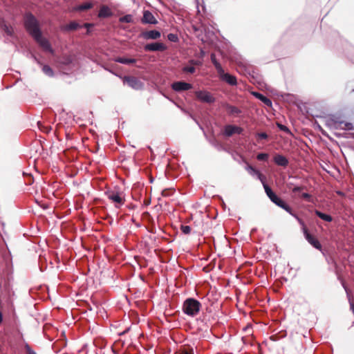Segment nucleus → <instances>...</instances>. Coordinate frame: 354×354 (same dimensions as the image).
<instances>
[{
	"instance_id": "obj_12",
	"label": "nucleus",
	"mask_w": 354,
	"mask_h": 354,
	"mask_svg": "<svg viewBox=\"0 0 354 354\" xmlns=\"http://www.w3.org/2000/svg\"><path fill=\"white\" fill-rule=\"evenodd\" d=\"M304 234L306 239L308 241V242L310 245H312L316 249L321 250L322 245L320 244V243L319 242V241L317 239H315L313 235H311L308 232V230H305Z\"/></svg>"
},
{
	"instance_id": "obj_28",
	"label": "nucleus",
	"mask_w": 354,
	"mask_h": 354,
	"mask_svg": "<svg viewBox=\"0 0 354 354\" xmlns=\"http://www.w3.org/2000/svg\"><path fill=\"white\" fill-rule=\"evenodd\" d=\"M42 71L48 77L53 76V69L48 65H44L42 67Z\"/></svg>"
},
{
	"instance_id": "obj_4",
	"label": "nucleus",
	"mask_w": 354,
	"mask_h": 354,
	"mask_svg": "<svg viewBox=\"0 0 354 354\" xmlns=\"http://www.w3.org/2000/svg\"><path fill=\"white\" fill-rule=\"evenodd\" d=\"M328 124L330 127L334 129L343 130H352L354 129L352 123L340 120L338 118H332L329 119L328 120Z\"/></svg>"
},
{
	"instance_id": "obj_46",
	"label": "nucleus",
	"mask_w": 354,
	"mask_h": 354,
	"mask_svg": "<svg viewBox=\"0 0 354 354\" xmlns=\"http://www.w3.org/2000/svg\"><path fill=\"white\" fill-rule=\"evenodd\" d=\"M3 321V315H2V313H0V323H1Z\"/></svg>"
},
{
	"instance_id": "obj_21",
	"label": "nucleus",
	"mask_w": 354,
	"mask_h": 354,
	"mask_svg": "<svg viewBox=\"0 0 354 354\" xmlns=\"http://www.w3.org/2000/svg\"><path fill=\"white\" fill-rule=\"evenodd\" d=\"M315 214L318 216L321 219L326 221V222H331L333 221V218L331 216L328 215V214H324V213H322V212L317 210V209H315Z\"/></svg>"
},
{
	"instance_id": "obj_43",
	"label": "nucleus",
	"mask_w": 354,
	"mask_h": 354,
	"mask_svg": "<svg viewBox=\"0 0 354 354\" xmlns=\"http://www.w3.org/2000/svg\"><path fill=\"white\" fill-rule=\"evenodd\" d=\"M84 26L87 28V33L88 34L90 32L89 28L93 26V24L86 23L84 24Z\"/></svg>"
},
{
	"instance_id": "obj_47",
	"label": "nucleus",
	"mask_w": 354,
	"mask_h": 354,
	"mask_svg": "<svg viewBox=\"0 0 354 354\" xmlns=\"http://www.w3.org/2000/svg\"><path fill=\"white\" fill-rule=\"evenodd\" d=\"M35 60L38 64H39V62L37 59V58H36V57H35Z\"/></svg>"
},
{
	"instance_id": "obj_48",
	"label": "nucleus",
	"mask_w": 354,
	"mask_h": 354,
	"mask_svg": "<svg viewBox=\"0 0 354 354\" xmlns=\"http://www.w3.org/2000/svg\"><path fill=\"white\" fill-rule=\"evenodd\" d=\"M201 40H202L203 41H206V39H205L204 38H201Z\"/></svg>"
},
{
	"instance_id": "obj_24",
	"label": "nucleus",
	"mask_w": 354,
	"mask_h": 354,
	"mask_svg": "<svg viewBox=\"0 0 354 354\" xmlns=\"http://www.w3.org/2000/svg\"><path fill=\"white\" fill-rule=\"evenodd\" d=\"M201 64L200 62L196 61H192L191 65L186 66L183 68V71L188 73H194L195 72V67L194 65H199Z\"/></svg>"
},
{
	"instance_id": "obj_17",
	"label": "nucleus",
	"mask_w": 354,
	"mask_h": 354,
	"mask_svg": "<svg viewBox=\"0 0 354 354\" xmlns=\"http://www.w3.org/2000/svg\"><path fill=\"white\" fill-rule=\"evenodd\" d=\"M113 15L111 10L106 6H102L98 13L100 18H106Z\"/></svg>"
},
{
	"instance_id": "obj_37",
	"label": "nucleus",
	"mask_w": 354,
	"mask_h": 354,
	"mask_svg": "<svg viewBox=\"0 0 354 354\" xmlns=\"http://www.w3.org/2000/svg\"><path fill=\"white\" fill-rule=\"evenodd\" d=\"M178 281L181 280L182 282H183V281H184L185 279V282L186 281V275L185 274V272L180 269L178 270Z\"/></svg>"
},
{
	"instance_id": "obj_33",
	"label": "nucleus",
	"mask_w": 354,
	"mask_h": 354,
	"mask_svg": "<svg viewBox=\"0 0 354 354\" xmlns=\"http://www.w3.org/2000/svg\"><path fill=\"white\" fill-rule=\"evenodd\" d=\"M269 155L266 153H261L257 156V158L259 161L267 160Z\"/></svg>"
},
{
	"instance_id": "obj_31",
	"label": "nucleus",
	"mask_w": 354,
	"mask_h": 354,
	"mask_svg": "<svg viewBox=\"0 0 354 354\" xmlns=\"http://www.w3.org/2000/svg\"><path fill=\"white\" fill-rule=\"evenodd\" d=\"M93 6V4L89 2L84 3L79 6V10H87L90 8H91Z\"/></svg>"
},
{
	"instance_id": "obj_44",
	"label": "nucleus",
	"mask_w": 354,
	"mask_h": 354,
	"mask_svg": "<svg viewBox=\"0 0 354 354\" xmlns=\"http://www.w3.org/2000/svg\"><path fill=\"white\" fill-rule=\"evenodd\" d=\"M171 88L174 91H177V82H174L172 83Z\"/></svg>"
},
{
	"instance_id": "obj_32",
	"label": "nucleus",
	"mask_w": 354,
	"mask_h": 354,
	"mask_svg": "<svg viewBox=\"0 0 354 354\" xmlns=\"http://www.w3.org/2000/svg\"><path fill=\"white\" fill-rule=\"evenodd\" d=\"M342 285H343V287H344V290H345V291H346V292L347 294V296H348V301H349V304H350V306H351V310L354 313V304L351 301V299L350 297L349 291H348V288L346 287V286L344 285V283H342Z\"/></svg>"
},
{
	"instance_id": "obj_22",
	"label": "nucleus",
	"mask_w": 354,
	"mask_h": 354,
	"mask_svg": "<svg viewBox=\"0 0 354 354\" xmlns=\"http://www.w3.org/2000/svg\"><path fill=\"white\" fill-rule=\"evenodd\" d=\"M226 109L227 113L232 115H237L241 113V111L238 107L229 104L226 106Z\"/></svg>"
},
{
	"instance_id": "obj_38",
	"label": "nucleus",
	"mask_w": 354,
	"mask_h": 354,
	"mask_svg": "<svg viewBox=\"0 0 354 354\" xmlns=\"http://www.w3.org/2000/svg\"><path fill=\"white\" fill-rule=\"evenodd\" d=\"M301 197L308 202H311L312 196L308 193H303Z\"/></svg>"
},
{
	"instance_id": "obj_20",
	"label": "nucleus",
	"mask_w": 354,
	"mask_h": 354,
	"mask_svg": "<svg viewBox=\"0 0 354 354\" xmlns=\"http://www.w3.org/2000/svg\"><path fill=\"white\" fill-rule=\"evenodd\" d=\"M115 62L123 64H135L136 62V59L133 58H126V57H117L115 59Z\"/></svg>"
},
{
	"instance_id": "obj_29",
	"label": "nucleus",
	"mask_w": 354,
	"mask_h": 354,
	"mask_svg": "<svg viewBox=\"0 0 354 354\" xmlns=\"http://www.w3.org/2000/svg\"><path fill=\"white\" fill-rule=\"evenodd\" d=\"M80 27L78 23L75 21H71L69 23L65 28L66 30H77Z\"/></svg>"
},
{
	"instance_id": "obj_9",
	"label": "nucleus",
	"mask_w": 354,
	"mask_h": 354,
	"mask_svg": "<svg viewBox=\"0 0 354 354\" xmlns=\"http://www.w3.org/2000/svg\"><path fill=\"white\" fill-rule=\"evenodd\" d=\"M196 97L203 102L212 103L214 102V97L209 92L206 91H196Z\"/></svg>"
},
{
	"instance_id": "obj_8",
	"label": "nucleus",
	"mask_w": 354,
	"mask_h": 354,
	"mask_svg": "<svg viewBox=\"0 0 354 354\" xmlns=\"http://www.w3.org/2000/svg\"><path fill=\"white\" fill-rule=\"evenodd\" d=\"M218 75L221 80L227 82L228 84L231 86L236 85L237 81L236 77L227 73H225L223 68L222 69V72L218 73Z\"/></svg>"
},
{
	"instance_id": "obj_6",
	"label": "nucleus",
	"mask_w": 354,
	"mask_h": 354,
	"mask_svg": "<svg viewBox=\"0 0 354 354\" xmlns=\"http://www.w3.org/2000/svg\"><path fill=\"white\" fill-rule=\"evenodd\" d=\"M124 82L134 89L138 90L143 87V83L136 77L126 76L124 77Z\"/></svg>"
},
{
	"instance_id": "obj_5",
	"label": "nucleus",
	"mask_w": 354,
	"mask_h": 354,
	"mask_svg": "<svg viewBox=\"0 0 354 354\" xmlns=\"http://www.w3.org/2000/svg\"><path fill=\"white\" fill-rule=\"evenodd\" d=\"M106 195L109 200L115 203V206L116 208H119L124 204V200L118 192L109 191L106 192Z\"/></svg>"
},
{
	"instance_id": "obj_3",
	"label": "nucleus",
	"mask_w": 354,
	"mask_h": 354,
	"mask_svg": "<svg viewBox=\"0 0 354 354\" xmlns=\"http://www.w3.org/2000/svg\"><path fill=\"white\" fill-rule=\"evenodd\" d=\"M263 184L265 192L270 198V200L278 207L282 208L285 211L290 210V206L281 198L277 196L271 189V188L266 183V180H263Z\"/></svg>"
},
{
	"instance_id": "obj_34",
	"label": "nucleus",
	"mask_w": 354,
	"mask_h": 354,
	"mask_svg": "<svg viewBox=\"0 0 354 354\" xmlns=\"http://www.w3.org/2000/svg\"><path fill=\"white\" fill-rule=\"evenodd\" d=\"M180 230L184 234H189L192 230L189 226L184 225L180 226Z\"/></svg>"
},
{
	"instance_id": "obj_27",
	"label": "nucleus",
	"mask_w": 354,
	"mask_h": 354,
	"mask_svg": "<svg viewBox=\"0 0 354 354\" xmlns=\"http://www.w3.org/2000/svg\"><path fill=\"white\" fill-rule=\"evenodd\" d=\"M178 354H194V352L192 348L183 346L178 349Z\"/></svg>"
},
{
	"instance_id": "obj_13",
	"label": "nucleus",
	"mask_w": 354,
	"mask_h": 354,
	"mask_svg": "<svg viewBox=\"0 0 354 354\" xmlns=\"http://www.w3.org/2000/svg\"><path fill=\"white\" fill-rule=\"evenodd\" d=\"M273 160L276 165L283 167H287L289 163L288 158L286 156L279 153H277L274 155Z\"/></svg>"
},
{
	"instance_id": "obj_15",
	"label": "nucleus",
	"mask_w": 354,
	"mask_h": 354,
	"mask_svg": "<svg viewBox=\"0 0 354 354\" xmlns=\"http://www.w3.org/2000/svg\"><path fill=\"white\" fill-rule=\"evenodd\" d=\"M142 22L144 24H156L157 21L151 12L149 10H145L143 13Z\"/></svg>"
},
{
	"instance_id": "obj_2",
	"label": "nucleus",
	"mask_w": 354,
	"mask_h": 354,
	"mask_svg": "<svg viewBox=\"0 0 354 354\" xmlns=\"http://www.w3.org/2000/svg\"><path fill=\"white\" fill-rule=\"evenodd\" d=\"M201 307V303L195 299H187L183 304L182 310L187 315L194 317L196 315Z\"/></svg>"
},
{
	"instance_id": "obj_16",
	"label": "nucleus",
	"mask_w": 354,
	"mask_h": 354,
	"mask_svg": "<svg viewBox=\"0 0 354 354\" xmlns=\"http://www.w3.org/2000/svg\"><path fill=\"white\" fill-rule=\"evenodd\" d=\"M142 37L145 39H157L160 37V32L156 30H151L142 32Z\"/></svg>"
},
{
	"instance_id": "obj_39",
	"label": "nucleus",
	"mask_w": 354,
	"mask_h": 354,
	"mask_svg": "<svg viewBox=\"0 0 354 354\" xmlns=\"http://www.w3.org/2000/svg\"><path fill=\"white\" fill-rule=\"evenodd\" d=\"M278 127L279 128L280 130L284 131V132H286V133H289L290 132V130L289 129L283 125V124H277Z\"/></svg>"
},
{
	"instance_id": "obj_36",
	"label": "nucleus",
	"mask_w": 354,
	"mask_h": 354,
	"mask_svg": "<svg viewBox=\"0 0 354 354\" xmlns=\"http://www.w3.org/2000/svg\"><path fill=\"white\" fill-rule=\"evenodd\" d=\"M24 348L26 354H37L35 351L31 348L28 343L24 344Z\"/></svg>"
},
{
	"instance_id": "obj_35",
	"label": "nucleus",
	"mask_w": 354,
	"mask_h": 354,
	"mask_svg": "<svg viewBox=\"0 0 354 354\" xmlns=\"http://www.w3.org/2000/svg\"><path fill=\"white\" fill-rule=\"evenodd\" d=\"M1 28L8 35H12V29L10 27H9L8 25L3 24L1 26Z\"/></svg>"
},
{
	"instance_id": "obj_41",
	"label": "nucleus",
	"mask_w": 354,
	"mask_h": 354,
	"mask_svg": "<svg viewBox=\"0 0 354 354\" xmlns=\"http://www.w3.org/2000/svg\"><path fill=\"white\" fill-rule=\"evenodd\" d=\"M304 189V187L295 186L294 187H292V192L296 193V192H299L303 190Z\"/></svg>"
},
{
	"instance_id": "obj_26",
	"label": "nucleus",
	"mask_w": 354,
	"mask_h": 354,
	"mask_svg": "<svg viewBox=\"0 0 354 354\" xmlns=\"http://www.w3.org/2000/svg\"><path fill=\"white\" fill-rule=\"evenodd\" d=\"M192 88V84L183 82H178V91H187Z\"/></svg>"
},
{
	"instance_id": "obj_18",
	"label": "nucleus",
	"mask_w": 354,
	"mask_h": 354,
	"mask_svg": "<svg viewBox=\"0 0 354 354\" xmlns=\"http://www.w3.org/2000/svg\"><path fill=\"white\" fill-rule=\"evenodd\" d=\"M252 94L257 99L260 100L262 102H263L266 106H272L271 100L269 98H268L267 97L264 96L263 94L258 93V92H254V93H252Z\"/></svg>"
},
{
	"instance_id": "obj_45",
	"label": "nucleus",
	"mask_w": 354,
	"mask_h": 354,
	"mask_svg": "<svg viewBox=\"0 0 354 354\" xmlns=\"http://www.w3.org/2000/svg\"><path fill=\"white\" fill-rule=\"evenodd\" d=\"M295 186H293V183H287V187L290 189H292V187H294Z\"/></svg>"
},
{
	"instance_id": "obj_23",
	"label": "nucleus",
	"mask_w": 354,
	"mask_h": 354,
	"mask_svg": "<svg viewBox=\"0 0 354 354\" xmlns=\"http://www.w3.org/2000/svg\"><path fill=\"white\" fill-rule=\"evenodd\" d=\"M286 212L288 213H289L290 215H292L293 217H295L297 219V221L299 222V223L301 226L303 232L304 233L305 230H307V228H306V227L305 225V223L303 221V220L301 219L296 214L294 213V212L292 211V208L290 207V210L289 211H286Z\"/></svg>"
},
{
	"instance_id": "obj_25",
	"label": "nucleus",
	"mask_w": 354,
	"mask_h": 354,
	"mask_svg": "<svg viewBox=\"0 0 354 354\" xmlns=\"http://www.w3.org/2000/svg\"><path fill=\"white\" fill-rule=\"evenodd\" d=\"M211 61H212V64H214L217 73L222 72L223 68H222L221 64L216 59V56L214 53H212L211 55Z\"/></svg>"
},
{
	"instance_id": "obj_1",
	"label": "nucleus",
	"mask_w": 354,
	"mask_h": 354,
	"mask_svg": "<svg viewBox=\"0 0 354 354\" xmlns=\"http://www.w3.org/2000/svg\"><path fill=\"white\" fill-rule=\"evenodd\" d=\"M24 25L28 32L34 38L41 33L37 19L30 13L27 14L24 19Z\"/></svg>"
},
{
	"instance_id": "obj_40",
	"label": "nucleus",
	"mask_w": 354,
	"mask_h": 354,
	"mask_svg": "<svg viewBox=\"0 0 354 354\" xmlns=\"http://www.w3.org/2000/svg\"><path fill=\"white\" fill-rule=\"evenodd\" d=\"M257 136L259 139H267L268 138V134L265 132L258 133L257 134Z\"/></svg>"
},
{
	"instance_id": "obj_19",
	"label": "nucleus",
	"mask_w": 354,
	"mask_h": 354,
	"mask_svg": "<svg viewBox=\"0 0 354 354\" xmlns=\"http://www.w3.org/2000/svg\"><path fill=\"white\" fill-rule=\"evenodd\" d=\"M199 20L201 21V25L200 26H198L196 27V26H193V28L194 29V30L196 32H198V31H200V32H206L207 31V24H209V21L208 22H206L205 20H201V19H199Z\"/></svg>"
},
{
	"instance_id": "obj_30",
	"label": "nucleus",
	"mask_w": 354,
	"mask_h": 354,
	"mask_svg": "<svg viewBox=\"0 0 354 354\" xmlns=\"http://www.w3.org/2000/svg\"><path fill=\"white\" fill-rule=\"evenodd\" d=\"M119 20L122 23H131L133 21V17L131 15H127L120 17Z\"/></svg>"
},
{
	"instance_id": "obj_11",
	"label": "nucleus",
	"mask_w": 354,
	"mask_h": 354,
	"mask_svg": "<svg viewBox=\"0 0 354 354\" xmlns=\"http://www.w3.org/2000/svg\"><path fill=\"white\" fill-rule=\"evenodd\" d=\"M144 48L146 51H163L165 50V46L162 43L153 42L146 44Z\"/></svg>"
},
{
	"instance_id": "obj_7",
	"label": "nucleus",
	"mask_w": 354,
	"mask_h": 354,
	"mask_svg": "<svg viewBox=\"0 0 354 354\" xmlns=\"http://www.w3.org/2000/svg\"><path fill=\"white\" fill-rule=\"evenodd\" d=\"M35 40L39 44L44 50L53 53V50L49 41L42 37L41 33L34 37Z\"/></svg>"
},
{
	"instance_id": "obj_42",
	"label": "nucleus",
	"mask_w": 354,
	"mask_h": 354,
	"mask_svg": "<svg viewBox=\"0 0 354 354\" xmlns=\"http://www.w3.org/2000/svg\"><path fill=\"white\" fill-rule=\"evenodd\" d=\"M168 39L170 40V41H177V35H175V34H169L168 35Z\"/></svg>"
},
{
	"instance_id": "obj_10",
	"label": "nucleus",
	"mask_w": 354,
	"mask_h": 354,
	"mask_svg": "<svg viewBox=\"0 0 354 354\" xmlns=\"http://www.w3.org/2000/svg\"><path fill=\"white\" fill-rule=\"evenodd\" d=\"M242 132V128L234 125L228 124L226 125L224 128V134L226 136H231L234 133L241 134Z\"/></svg>"
},
{
	"instance_id": "obj_14",
	"label": "nucleus",
	"mask_w": 354,
	"mask_h": 354,
	"mask_svg": "<svg viewBox=\"0 0 354 354\" xmlns=\"http://www.w3.org/2000/svg\"><path fill=\"white\" fill-rule=\"evenodd\" d=\"M245 169L251 176H256L261 183H263V180H266V177L263 176L258 170L254 168L252 165H247V166L245 167Z\"/></svg>"
}]
</instances>
